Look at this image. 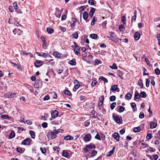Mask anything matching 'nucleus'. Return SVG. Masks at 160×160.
I'll use <instances>...</instances> for the list:
<instances>
[{"label":"nucleus","mask_w":160,"mask_h":160,"mask_svg":"<svg viewBox=\"0 0 160 160\" xmlns=\"http://www.w3.org/2000/svg\"><path fill=\"white\" fill-rule=\"evenodd\" d=\"M96 147L94 144L92 143H90L88 145H86V147L83 148V151L85 153H86L88 151L92 149H95Z\"/></svg>","instance_id":"1"},{"label":"nucleus","mask_w":160,"mask_h":160,"mask_svg":"<svg viewBox=\"0 0 160 160\" xmlns=\"http://www.w3.org/2000/svg\"><path fill=\"white\" fill-rule=\"evenodd\" d=\"M32 142V140L30 138H27L23 140L21 144L23 145H30L31 144Z\"/></svg>","instance_id":"2"},{"label":"nucleus","mask_w":160,"mask_h":160,"mask_svg":"<svg viewBox=\"0 0 160 160\" xmlns=\"http://www.w3.org/2000/svg\"><path fill=\"white\" fill-rule=\"evenodd\" d=\"M47 137L49 139H50L56 138L57 137L56 135L53 130L52 132H48V133Z\"/></svg>","instance_id":"3"},{"label":"nucleus","mask_w":160,"mask_h":160,"mask_svg":"<svg viewBox=\"0 0 160 160\" xmlns=\"http://www.w3.org/2000/svg\"><path fill=\"white\" fill-rule=\"evenodd\" d=\"M42 85V84L41 81L38 79L36 80L34 84V87L37 88L41 87Z\"/></svg>","instance_id":"4"},{"label":"nucleus","mask_w":160,"mask_h":160,"mask_svg":"<svg viewBox=\"0 0 160 160\" xmlns=\"http://www.w3.org/2000/svg\"><path fill=\"white\" fill-rule=\"evenodd\" d=\"M110 40L115 42H119V41L121 40L120 39L118 38L117 36L115 34L110 36Z\"/></svg>","instance_id":"5"},{"label":"nucleus","mask_w":160,"mask_h":160,"mask_svg":"<svg viewBox=\"0 0 160 160\" xmlns=\"http://www.w3.org/2000/svg\"><path fill=\"white\" fill-rule=\"evenodd\" d=\"M44 62L42 61H40L36 60L34 63V65L36 68L39 67L42 65V63Z\"/></svg>","instance_id":"6"},{"label":"nucleus","mask_w":160,"mask_h":160,"mask_svg":"<svg viewBox=\"0 0 160 160\" xmlns=\"http://www.w3.org/2000/svg\"><path fill=\"white\" fill-rule=\"evenodd\" d=\"M58 112L57 110H54L52 111L51 113V116L53 118H55L57 117L58 116Z\"/></svg>","instance_id":"7"},{"label":"nucleus","mask_w":160,"mask_h":160,"mask_svg":"<svg viewBox=\"0 0 160 160\" xmlns=\"http://www.w3.org/2000/svg\"><path fill=\"white\" fill-rule=\"evenodd\" d=\"M88 16V14L87 12H84L83 14V19L86 21V22H88L89 20H88L87 18Z\"/></svg>","instance_id":"8"},{"label":"nucleus","mask_w":160,"mask_h":160,"mask_svg":"<svg viewBox=\"0 0 160 160\" xmlns=\"http://www.w3.org/2000/svg\"><path fill=\"white\" fill-rule=\"evenodd\" d=\"M112 117L113 118L114 121L117 123H119L120 122V119L119 118L118 116H114V114H112Z\"/></svg>","instance_id":"9"},{"label":"nucleus","mask_w":160,"mask_h":160,"mask_svg":"<svg viewBox=\"0 0 160 160\" xmlns=\"http://www.w3.org/2000/svg\"><path fill=\"white\" fill-rule=\"evenodd\" d=\"M118 90L117 91V92H119V89L118 88V86L116 85H112L110 89V90L112 91L113 92L116 91Z\"/></svg>","instance_id":"10"},{"label":"nucleus","mask_w":160,"mask_h":160,"mask_svg":"<svg viewBox=\"0 0 160 160\" xmlns=\"http://www.w3.org/2000/svg\"><path fill=\"white\" fill-rule=\"evenodd\" d=\"M114 139L117 141H119V140L120 136L119 134L117 132H115L112 135Z\"/></svg>","instance_id":"11"},{"label":"nucleus","mask_w":160,"mask_h":160,"mask_svg":"<svg viewBox=\"0 0 160 160\" xmlns=\"http://www.w3.org/2000/svg\"><path fill=\"white\" fill-rule=\"evenodd\" d=\"M116 108L118 109V110H117V111L120 113L123 112L125 109V108L124 107L121 106H119L117 107Z\"/></svg>","instance_id":"12"},{"label":"nucleus","mask_w":160,"mask_h":160,"mask_svg":"<svg viewBox=\"0 0 160 160\" xmlns=\"http://www.w3.org/2000/svg\"><path fill=\"white\" fill-rule=\"evenodd\" d=\"M13 32L14 34H16L17 32L18 35H20L21 34H22V31L19 29H17L16 28H15L13 31Z\"/></svg>","instance_id":"13"},{"label":"nucleus","mask_w":160,"mask_h":160,"mask_svg":"<svg viewBox=\"0 0 160 160\" xmlns=\"http://www.w3.org/2000/svg\"><path fill=\"white\" fill-rule=\"evenodd\" d=\"M91 138V135L90 134H87L84 137V140L85 141H89L90 140Z\"/></svg>","instance_id":"14"},{"label":"nucleus","mask_w":160,"mask_h":160,"mask_svg":"<svg viewBox=\"0 0 160 160\" xmlns=\"http://www.w3.org/2000/svg\"><path fill=\"white\" fill-rule=\"evenodd\" d=\"M53 131H54L56 135L58 134L60 132L62 133L63 132V130L62 129H59L58 130H56V128L55 127H53Z\"/></svg>","instance_id":"15"},{"label":"nucleus","mask_w":160,"mask_h":160,"mask_svg":"<svg viewBox=\"0 0 160 160\" xmlns=\"http://www.w3.org/2000/svg\"><path fill=\"white\" fill-rule=\"evenodd\" d=\"M140 37V33L138 32H136L134 35V38L136 40H138L139 39Z\"/></svg>","instance_id":"16"},{"label":"nucleus","mask_w":160,"mask_h":160,"mask_svg":"<svg viewBox=\"0 0 160 160\" xmlns=\"http://www.w3.org/2000/svg\"><path fill=\"white\" fill-rule=\"evenodd\" d=\"M96 10V9H95L93 8H91L90 10V12H89V16L91 17H92L93 16V14L94 13Z\"/></svg>","instance_id":"17"},{"label":"nucleus","mask_w":160,"mask_h":160,"mask_svg":"<svg viewBox=\"0 0 160 160\" xmlns=\"http://www.w3.org/2000/svg\"><path fill=\"white\" fill-rule=\"evenodd\" d=\"M89 37L94 39H98V37L97 35L96 34L93 33L90 35Z\"/></svg>","instance_id":"18"},{"label":"nucleus","mask_w":160,"mask_h":160,"mask_svg":"<svg viewBox=\"0 0 160 160\" xmlns=\"http://www.w3.org/2000/svg\"><path fill=\"white\" fill-rule=\"evenodd\" d=\"M115 148V147H113L112 148V149L107 153L106 156L107 157H109L111 156L114 152Z\"/></svg>","instance_id":"19"},{"label":"nucleus","mask_w":160,"mask_h":160,"mask_svg":"<svg viewBox=\"0 0 160 160\" xmlns=\"http://www.w3.org/2000/svg\"><path fill=\"white\" fill-rule=\"evenodd\" d=\"M36 53L39 56L42 57L43 58H46V55H47L46 53L39 52H37Z\"/></svg>","instance_id":"20"},{"label":"nucleus","mask_w":160,"mask_h":160,"mask_svg":"<svg viewBox=\"0 0 160 160\" xmlns=\"http://www.w3.org/2000/svg\"><path fill=\"white\" fill-rule=\"evenodd\" d=\"M149 156L150 157V158L151 160H157L158 158V155L157 154Z\"/></svg>","instance_id":"21"},{"label":"nucleus","mask_w":160,"mask_h":160,"mask_svg":"<svg viewBox=\"0 0 160 160\" xmlns=\"http://www.w3.org/2000/svg\"><path fill=\"white\" fill-rule=\"evenodd\" d=\"M62 155L66 158H68L69 156V153L65 150H63L62 152Z\"/></svg>","instance_id":"22"},{"label":"nucleus","mask_w":160,"mask_h":160,"mask_svg":"<svg viewBox=\"0 0 160 160\" xmlns=\"http://www.w3.org/2000/svg\"><path fill=\"white\" fill-rule=\"evenodd\" d=\"M131 106L133 109V112L137 111V109L136 108V104L134 102H132L131 103Z\"/></svg>","instance_id":"23"},{"label":"nucleus","mask_w":160,"mask_h":160,"mask_svg":"<svg viewBox=\"0 0 160 160\" xmlns=\"http://www.w3.org/2000/svg\"><path fill=\"white\" fill-rule=\"evenodd\" d=\"M132 94L130 92H128L125 95V98L128 100H129L131 99Z\"/></svg>","instance_id":"24"},{"label":"nucleus","mask_w":160,"mask_h":160,"mask_svg":"<svg viewBox=\"0 0 160 160\" xmlns=\"http://www.w3.org/2000/svg\"><path fill=\"white\" fill-rule=\"evenodd\" d=\"M76 60L74 59H73L72 60H70L69 62V64L71 65L75 66L76 64V63L75 62Z\"/></svg>","instance_id":"25"},{"label":"nucleus","mask_w":160,"mask_h":160,"mask_svg":"<svg viewBox=\"0 0 160 160\" xmlns=\"http://www.w3.org/2000/svg\"><path fill=\"white\" fill-rule=\"evenodd\" d=\"M97 18L95 17V16L94 17L91 21V24L92 26H93L95 24V22L97 21Z\"/></svg>","instance_id":"26"},{"label":"nucleus","mask_w":160,"mask_h":160,"mask_svg":"<svg viewBox=\"0 0 160 160\" xmlns=\"http://www.w3.org/2000/svg\"><path fill=\"white\" fill-rule=\"evenodd\" d=\"M64 138L66 140H72L73 139V138L71 136L69 135L65 136Z\"/></svg>","instance_id":"27"},{"label":"nucleus","mask_w":160,"mask_h":160,"mask_svg":"<svg viewBox=\"0 0 160 160\" xmlns=\"http://www.w3.org/2000/svg\"><path fill=\"white\" fill-rule=\"evenodd\" d=\"M64 94H66L68 96H71L72 95L71 92L67 88V89L65 90L63 92Z\"/></svg>","instance_id":"28"},{"label":"nucleus","mask_w":160,"mask_h":160,"mask_svg":"<svg viewBox=\"0 0 160 160\" xmlns=\"http://www.w3.org/2000/svg\"><path fill=\"white\" fill-rule=\"evenodd\" d=\"M53 61V59H50L49 60L48 62H46L45 64L48 65L51 64L52 66L53 65L55 64V62H52L50 63L51 62H52Z\"/></svg>","instance_id":"29"},{"label":"nucleus","mask_w":160,"mask_h":160,"mask_svg":"<svg viewBox=\"0 0 160 160\" xmlns=\"http://www.w3.org/2000/svg\"><path fill=\"white\" fill-rule=\"evenodd\" d=\"M15 134L14 132L12 131L10 134L9 137L10 138L12 139L15 137Z\"/></svg>","instance_id":"30"},{"label":"nucleus","mask_w":160,"mask_h":160,"mask_svg":"<svg viewBox=\"0 0 160 160\" xmlns=\"http://www.w3.org/2000/svg\"><path fill=\"white\" fill-rule=\"evenodd\" d=\"M141 97L139 93L138 92H135L134 95V99L135 100L136 98H137L139 99L141 98Z\"/></svg>","instance_id":"31"},{"label":"nucleus","mask_w":160,"mask_h":160,"mask_svg":"<svg viewBox=\"0 0 160 160\" xmlns=\"http://www.w3.org/2000/svg\"><path fill=\"white\" fill-rule=\"evenodd\" d=\"M29 134H30L31 137L32 138H34L35 137V134L34 132L32 130H30L29 131Z\"/></svg>","instance_id":"32"},{"label":"nucleus","mask_w":160,"mask_h":160,"mask_svg":"<svg viewBox=\"0 0 160 160\" xmlns=\"http://www.w3.org/2000/svg\"><path fill=\"white\" fill-rule=\"evenodd\" d=\"M53 55L56 57L60 58L61 57V54H60L58 52L55 51L53 52Z\"/></svg>","instance_id":"33"},{"label":"nucleus","mask_w":160,"mask_h":160,"mask_svg":"<svg viewBox=\"0 0 160 160\" xmlns=\"http://www.w3.org/2000/svg\"><path fill=\"white\" fill-rule=\"evenodd\" d=\"M157 126V124L155 123V122H152L150 124V128H155Z\"/></svg>","instance_id":"34"},{"label":"nucleus","mask_w":160,"mask_h":160,"mask_svg":"<svg viewBox=\"0 0 160 160\" xmlns=\"http://www.w3.org/2000/svg\"><path fill=\"white\" fill-rule=\"evenodd\" d=\"M47 30L49 34H52L54 32L53 29L50 28H47Z\"/></svg>","instance_id":"35"},{"label":"nucleus","mask_w":160,"mask_h":160,"mask_svg":"<svg viewBox=\"0 0 160 160\" xmlns=\"http://www.w3.org/2000/svg\"><path fill=\"white\" fill-rule=\"evenodd\" d=\"M72 38H74L77 39L78 38V32H75L72 35Z\"/></svg>","instance_id":"36"},{"label":"nucleus","mask_w":160,"mask_h":160,"mask_svg":"<svg viewBox=\"0 0 160 160\" xmlns=\"http://www.w3.org/2000/svg\"><path fill=\"white\" fill-rule=\"evenodd\" d=\"M101 63V62L100 60L98 59H96L94 60V66H96Z\"/></svg>","instance_id":"37"},{"label":"nucleus","mask_w":160,"mask_h":160,"mask_svg":"<svg viewBox=\"0 0 160 160\" xmlns=\"http://www.w3.org/2000/svg\"><path fill=\"white\" fill-rule=\"evenodd\" d=\"M99 80L103 81L105 83H107L108 82V80L106 78L102 76H100L99 78Z\"/></svg>","instance_id":"38"},{"label":"nucleus","mask_w":160,"mask_h":160,"mask_svg":"<svg viewBox=\"0 0 160 160\" xmlns=\"http://www.w3.org/2000/svg\"><path fill=\"white\" fill-rule=\"evenodd\" d=\"M87 36L85 35H83V41L87 43H89V42L88 39L87 38Z\"/></svg>","instance_id":"39"},{"label":"nucleus","mask_w":160,"mask_h":160,"mask_svg":"<svg viewBox=\"0 0 160 160\" xmlns=\"http://www.w3.org/2000/svg\"><path fill=\"white\" fill-rule=\"evenodd\" d=\"M140 96L142 98H145L147 97V94L144 91L141 92H140Z\"/></svg>","instance_id":"40"},{"label":"nucleus","mask_w":160,"mask_h":160,"mask_svg":"<svg viewBox=\"0 0 160 160\" xmlns=\"http://www.w3.org/2000/svg\"><path fill=\"white\" fill-rule=\"evenodd\" d=\"M138 85L141 86L140 88H143V84L142 83V80L141 79H140L138 81Z\"/></svg>","instance_id":"41"},{"label":"nucleus","mask_w":160,"mask_h":160,"mask_svg":"<svg viewBox=\"0 0 160 160\" xmlns=\"http://www.w3.org/2000/svg\"><path fill=\"white\" fill-rule=\"evenodd\" d=\"M110 68L112 69H117L118 68L116 64L115 63H113L112 66H110Z\"/></svg>","instance_id":"42"},{"label":"nucleus","mask_w":160,"mask_h":160,"mask_svg":"<svg viewBox=\"0 0 160 160\" xmlns=\"http://www.w3.org/2000/svg\"><path fill=\"white\" fill-rule=\"evenodd\" d=\"M116 102H112V104H111L110 106V108L111 110H113L114 109L116 106Z\"/></svg>","instance_id":"43"},{"label":"nucleus","mask_w":160,"mask_h":160,"mask_svg":"<svg viewBox=\"0 0 160 160\" xmlns=\"http://www.w3.org/2000/svg\"><path fill=\"white\" fill-rule=\"evenodd\" d=\"M140 130V129L139 127H137L134 128L133 129V131L135 132H139Z\"/></svg>","instance_id":"44"},{"label":"nucleus","mask_w":160,"mask_h":160,"mask_svg":"<svg viewBox=\"0 0 160 160\" xmlns=\"http://www.w3.org/2000/svg\"><path fill=\"white\" fill-rule=\"evenodd\" d=\"M124 25H123L122 24H121L119 26V30L120 31H121V32L123 31L124 30Z\"/></svg>","instance_id":"45"},{"label":"nucleus","mask_w":160,"mask_h":160,"mask_svg":"<svg viewBox=\"0 0 160 160\" xmlns=\"http://www.w3.org/2000/svg\"><path fill=\"white\" fill-rule=\"evenodd\" d=\"M122 20L123 24H125L126 23V19L125 16H123L122 17Z\"/></svg>","instance_id":"46"},{"label":"nucleus","mask_w":160,"mask_h":160,"mask_svg":"<svg viewBox=\"0 0 160 160\" xmlns=\"http://www.w3.org/2000/svg\"><path fill=\"white\" fill-rule=\"evenodd\" d=\"M116 98L115 96H111L110 98V101L113 102L116 100Z\"/></svg>","instance_id":"47"},{"label":"nucleus","mask_w":160,"mask_h":160,"mask_svg":"<svg viewBox=\"0 0 160 160\" xmlns=\"http://www.w3.org/2000/svg\"><path fill=\"white\" fill-rule=\"evenodd\" d=\"M97 152L95 150H93L91 152V155L90 157H93L95 156L97 154Z\"/></svg>","instance_id":"48"},{"label":"nucleus","mask_w":160,"mask_h":160,"mask_svg":"<svg viewBox=\"0 0 160 160\" xmlns=\"http://www.w3.org/2000/svg\"><path fill=\"white\" fill-rule=\"evenodd\" d=\"M51 123L52 124L58 125L59 124V123H60V122L59 121L55 120L52 121Z\"/></svg>","instance_id":"49"},{"label":"nucleus","mask_w":160,"mask_h":160,"mask_svg":"<svg viewBox=\"0 0 160 160\" xmlns=\"http://www.w3.org/2000/svg\"><path fill=\"white\" fill-rule=\"evenodd\" d=\"M152 138V134L150 133H148L146 136V138L148 140H150Z\"/></svg>","instance_id":"50"},{"label":"nucleus","mask_w":160,"mask_h":160,"mask_svg":"<svg viewBox=\"0 0 160 160\" xmlns=\"http://www.w3.org/2000/svg\"><path fill=\"white\" fill-rule=\"evenodd\" d=\"M40 149L42 153L44 154L46 153V150L45 148L44 147L42 148V147H41L40 148Z\"/></svg>","instance_id":"51"},{"label":"nucleus","mask_w":160,"mask_h":160,"mask_svg":"<svg viewBox=\"0 0 160 160\" xmlns=\"http://www.w3.org/2000/svg\"><path fill=\"white\" fill-rule=\"evenodd\" d=\"M155 73L157 75L160 74V70L158 68L155 69Z\"/></svg>","instance_id":"52"},{"label":"nucleus","mask_w":160,"mask_h":160,"mask_svg":"<svg viewBox=\"0 0 160 160\" xmlns=\"http://www.w3.org/2000/svg\"><path fill=\"white\" fill-rule=\"evenodd\" d=\"M61 13L62 12H56L55 14V16H56V17H58V18H60L61 14Z\"/></svg>","instance_id":"53"},{"label":"nucleus","mask_w":160,"mask_h":160,"mask_svg":"<svg viewBox=\"0 0 160 160\" xmlns=\"http://www.w3.org/2000/svg\"><path fill=\"white\" fill-rule=\"evenodd\" d=\"M104 99V96H102L99 98V102L103 103Z\"/></svg>","instance_id":"54"},{"label":"nucleus","mask_w":160,"mask_h":160,"mask_svg":"<svg viewBox=\"0 0 160 160\" xmlns=\"http://www.w3.org/2000/svg\"><path fill=\"white\" fill-rule=\"evenodd\" d=\"M74 51L76 55L78 56H81V54L79 52V51H76V48H74Z\"/></svg>","instance_id":"55"},{"label":"nucleus","mask_w":160,"mask_h":160,"mask_svg":"<svg viewBox=\"0 0 160 160\" xmlns=\"http://www.w3.org/2000/svg\"><path fill=\"white\" fill-rule=\"evenodd\" d=\"M139 117L140 118H143L144 117V113L142 112H141L139 114Z\"/></svg>","instance_id":"56"},{"label":"nucleus","mask_w":160,"mask_h":160,"mask_svg":"<svg viewBox=\"0 0 160 160\" xmlns=\"http://www.w3.org/2000/svg\"><path fill=\"white\" fill-rule=\"evenodd\" d=\"M4 97L6 98H10V92L6 93L4 94Z\"/></svg>","instance_id":"57"},{"label":"nucleus","mask_w":160,"mask_h":160,"mask_svg":"<svg viewBox=\"0 0 160 160\" xmlns=\"http://www.w3.org/2000/svg\"><path fill=\"white\" fill-rule=\"evenodd\" d=\"M13 24L16 26H18L19 25V23L17 22L16 18H13Z\"/></svg>","instance_id":"58"},{"label":"nucleus","mask_w":160,"mask_h":160,"mask_svg":"<svg viewBox=\"0 0 160 160\" xmlns=\"http://www.w3.org/2000/svg\"><path fill=\"white\" fill-rule=\"evenodd\" d=\"M150 80L146 78V85L147 87L149 86Z\"/></svg>","instance_id":"59"},{"label":"nucleus","mask_w":160,"mask_h":160,"mask_svg":"<svg viewBox=\"0 0 160 160\" xmlns=\"http://www.w3.org/2000/svg\"><path fill=\"white\" fill-rule=\"evenodd\" d=\"M117 72L118 73V75L119 77L122 76L123 75V73L122 71L120 70H118Z\"/></svg>","instance_id":"60"},{"label":"nucleus","mask_w":160,"mask_h":160,"mask_svg":"<svg viewBox=\"0 0 160 160\" xmlns=\"http://www.w3.org/2000/svg\"><path fill=\"white\" fill-rule=\"evenodd\" d=\"M42 46L44 49H47V43L46 42H43Z\"/></svg>","instance_id":"61"},{"label":"nucleus","mask_w":160,"mask_h":160,"mask_svg":"<svg viewBox=\"0 0 160 160\" xmlns=\"http://www.w3.org/2000/svg\"><path fill=\"white\" fill-rule=\"evenodd\" d=\"M42 126L43 128H46L48 126V123L46 122H44L42 124Z\"/></svg>","instance_id":"62"},{"label":"nucleus","mask_w":160,"mask_h":160,"mask_svg":"<svg viewBox=\"0 0 160 160\" xmlns=\"http://www.w3.org/2000/svg\"><path fill=\"white\" fill-rule=\"evenodd\" d=\"M97 83V82L96 81L94 80L93 81H92L91 83L92 86L93 87H94L96 85Z\"/></svg>","instance_id":"63"},{"label":"nucleus","mask_w":160,"mask_h":160,"mask_svg":"<svg viewBox=\"0 0 160 160\" xmlns=\"http://www.w3.org/2000/svg\"><path fill=\"white\" fill-rule=\"evenodd\" d=\"M41 38L43 42H46V39L45 37L42 36L41 37Z\"/></svg>","instance_id":"64"}]
</instances>
